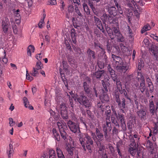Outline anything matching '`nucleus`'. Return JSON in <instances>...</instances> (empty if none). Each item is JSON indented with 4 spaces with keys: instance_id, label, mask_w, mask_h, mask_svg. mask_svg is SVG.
I'll return each instance as SVG.
<instances>
[{
    "instance_id": "nucleus-27",
    "label": "nucleus",
    "mask_w": 158,
    "mask_h": 158,
    "mask_svg": "<svg viewBox=\"0 0 158 158\" xmlns=\"http://www.w3.org/2000/svg\"><path fill=\"white\" fill-rule=\"evenodd\" d=\"M110 15L109 14H106L105 12L100 17L101 20L102 21L103 24H105V26L106 25V23L108 20V18L110 17Z\"/></svg>"
},
{
    "instance_id": "nucleus-31",
    "label": "nucleus",
    "mask_w": 158,
    "mask_h": 158,
    "mask_svg": "<svg viewBox=\"0 0 158 158\" xmlns=\"http://www.w3.org/2000/svg\"><path fill=\"white\" fill-rule=\"evenodd\" d=\"M52 132L55 138V139L58 141H60V136L57 132L55 128H53L52 130Z\"/></svg>"
},
{
    "instance_id": "nucleus-36",
    "label": "nucleus",
    "mask_w": 158,
    "mask_h": 158,
    "mask_svg": "<svg viewBox=\"0 0 158 158\" xmlns=\"http://www.w3.org/2000/svg\"><path fill=\"white\" fill-rule=\"evenodd\" d=\"M75 7V11L76 13L78 15V18H81L83 17V15H82L81 13L80 12L79 10L77 5L74 4Z\"/></svg>"
},
{
    "instance_id": "nucleus-46",
    "label": "nucleus",
    "mask_w": 158,
    "mask_h": 158,
    "mask_svg": "<svg viewBox=\"0 0 158 158\" xmlns=\"http://www.w3.org/2000/svg\"><path fill=\"white\" fill-rule=\"evenodd\" d=\"M114 97L116 102H118V101L120 100L119 98V94L118 92H115Z\"/></svg>"
},
{
    "instance_id": "nucleus-12",
    "label": "nucleus",
    "mask_w": 158,
    "mask_h": 158,
    "mask_svg": "<svg viewBox=\"0 0 158 158\" xmlns=\"http://www.w3.org/2000/svg\"><path fill=\"white\" fill-rule=\"evenodd\" d=\"M60 114L61 117L64 119H67L68 118L67 107L64 103H61L60 105Z\"/></svg>"
},
{
    "instance_id": "nucleus-57",
    "label": "nucleus",
    "mask_w": 158,
    "mask_h": 158,
    "mask_svg": "<svg viewBox=\"0 0 158 158\" xmlns=\"http://www.w3.org/2000/svg\"><path fill=\"white\" fill-rule=\"evenodd\" d=\"M114 126L112 132L113 134L116 135L118 134V128L115 126Z\"/></svg>"
},
{
    "instance_id": "nucleus-54",
    "label": "nucleus",
    "mask_w": 158,
    "mask_h": 158,
    "mask_svg": "<svg viewBox=\"0 0 158 158\" xmlns=\"http://www.w3.org/2000/svg\"><path fill=\"white\" fill-rule=\"evenodd\" d=\"M110 75L112 77V79L113 81H116V80L118 79V78H117L118 76L116 75V74L115 73V72L113 73H112L110 74Z\"/></svg>"
},
{
    "instance_id": "nucleus-52",
    "label": "nucleus",
    "mask_w": 158,
    "mask_h": 158,
    "mask_svg": "<svg viewBox=\"0 0 158 158\" xmlns=\"http://www.w3.org/2000/svg\"><path fill=\"white\" fill-rule=\"evenodd\" d=\"M123 93L125 98H126L128 100H129L130 101H131V99L130 98V97L128 95L127 91H126L125 89H123Z\"/></svg>"
},
{
    "instance_id": "nucleus-26",
    "label": "nucleus",
    "mask_w": 158,
    "mask_h": 158,
    "mask_svg": "<svg viewBox=\"0 0 158 158\" xmlns=\"http://www.w3.org/2000/svg\"><path fill=\"white\" fill-rule=\"evenodd\" d=\"M71 37L73 42L74 44H76V33L75 32V30L74 28H72L71 30Z\"/></svg>"
},
{
    "instance_id": "nucleus-42",
    "label": "nucleus",
    "mask_w": 158,
    "mask_h": 158,
    "mask_svg": "<svg viewBox=\"0 0 158 158\" xmlns=\"http://www.w3.org/2000/svg\"><path fill=\"white\" fill-rule=\"evenodd\" d=\"M144 66V63L143 61L141 59L139 62L138 65V69L139 70H141V68L143 67Z\"/></svg>"
},
{
    "instance_id": "nucleus-32",
    "label": "nucleus",
    "mask_w": 158,
    "mask_h": 158,
    "mask_svg": "<svg viewBox=\"0 0 158 158\" xmlns=\"http://www.w3.org/2000/svg\"><path fill=\"white\" fill-rule=\"evenodd\" d=\"M94 45L95 48H97L98 47L101 49V51H102L104 53H105V49L103 48L102 45L98 41L94 42Z\"/></svg>"
},
{
    "instance_id": "nucleus-56",
    "label": "nucleus",
    "mask_w": 158,
    "mask_h": 158,
    "mask_svg": "<svg viewBox=\"0 0 158 158\" xmlns=\"http://www.w3.org/2000/svg\"><path fill=\"white\" fill-rule=\"evenodd\" d=\"M118 18L116 17L114 18L113 17V19L112 20V22L111 23V24L115 23L116 24V26H118Z\"/></svg>"
},
{
    "instance_id": "nucleus-34",
    "label": "nucleus",
    "mask_w": 158,
    "mask_h": 158,
    "mask_svg": "<svg viewBox=\"0 0 158 158\" xmlns=\"http://www.w3.org/2000/svg\"><path fill=\"white\" fill-rule=\"evenodd\" d=\"M61 137L65 141H67V134L64 131V129L60 130Z\"/></svg>"
},
{
    "instance_id": "nucleus-18",
    "label": "nucleus",
    "mask_w": 158,
    "mask_h": 158,
    "mask_svg": "<svg viewBox=\"0 0 158 158\" xmlns=\"http://www.w3.org/2000/svg\"><path fill=\"white\" fill-rule=\"evenodd\" d=\"M125 64V63L123 62V65H117L116 67L117 70L120 73H125L129 68V66H126Z\"/></svg>"
},
{
    "instance_id": "nucleus-10",
    "label": "nucleus",
    "mask_w": 158,
    "mask_h": 158,
    "mask_svg": "<svg viewBox=\"0 0 158 158\" xmlns=\"http://www.w3.org/2000/svg\"><path fill=\"white\" fill-rule=\"evenodd\" d=\"M10 26L9 20L7 17H6L3 20L2 22V27L4 33L6 34L7 33Z\"/></svg>"
},
{
    "instance_id": "nucleus-51",
    "label": "nucleus",
    "mask_w": 158,
    "mask_h": 158,
    "mask_svg": "<svg viewBox=\"0 0 158 158\" xmlns=\"http://www.w3.org/2000/svg\"><path fill=\"white\" fill-rule=\"evenodd\" d=\"M87 114L88 116L91 119L93 120L94 119V116L93 115V114L91 113L90 111L89 110H86Z\"/></svg>"
},
{
    "instance_id": "nucleus-13",
    "label": "nucleus",
    "mask_w": 158,
    "mask_h": 158,
    "mask_svg": "<svg viewBox=\"0 0 158 158\" xmlns=\"http://www.w3.org/2000/svg\"><path fill=\"white\" fill-rule=\"evenodd\" d=\"M117 103L118 106L122 112L123 113H125L127 106L126 103V101L124 98H122L121 100H120L118 102H116Z\"/></svg>"
},
{
    "instance_id": "nucleus-7",
    "label": "nucleus",
    "mask_w": 158,
    "mask_h": 158,
    "mask_svg": "<svg viewBox=\"0 0 158 158\" xmlns=\"http://www.w3.org/2000/svg\"><path fill=\"white\" fill-rule=\"evenodd\" d=\"M105 8L109 15L110 16L115 17L117 15V8L114 6L108 5L106 6Z\"/></svg>"
},
{
    "instance_id": "nucleus-49",
    "label": "nucleus",
    "mask_w": 158,
    "mask_h": 158,
    "mask_svg": "<svg viewBox=\"0 0 158 158\" xmlns=\"http://www.w3.org/2000/svg\"><path fill=\"white\" fill-rule=\"evenodd\" d=\"M108 148L110 150L111 153L112 155H114V154L115 150L114 148L110 144H109Z\"/></svg>"
},
{
    "instance_id": "nucleus-48",
    "label": "nucleus",
    "mask_w": 158,
    "mask_h": 158,
    "mask_svg": "<svg viewBox=\"0 0 158 158\" xmlns=\"http://www.w3.org/2000/svg\"><path fill=\"white\" fill-rule=\"evenodd\" d=\"M24 105L26 108L28 107V105L29 104V102L27 98L26 97H24L23 98Z\"/></svg>"
},
{
    "instance_id": "nucleus-11",
    "label": "nucleus",
    "mask_w": 158,
    "mask_h": 158,
    "mask_svg": "<svg viewBox=\"0 0 158 158\" xmlns=\"http://www.w3.org/2000/svg\"><path fill=\"white\" fill-rule=\"evenodd\" d=\"M94 22L98 28L105 35L106 34L105 31L104 30L101 21L100 19L95 16H94Z\"/></svg>"
},
{
    "instance_id": "nucleus-58",
    "label": "nucleus",
    "mask_w": 158,
    "mask_h": 158,
    "mask_svg": "<svg viewBox=\"0 0 158 158\" xmlns=\"http://www.w3.org/2000/svg\"><path fill=\"white\" fill-rule=\"evenodd\" d=\"M56 151L57 154V156H59V155L62 154H63V152L58 147H56Z\"/></svg>"
},
{
    "instance_id": "nucleus-19",
    "label": "nucleus",
    "mask_w": 158,
    "mask_h": 158,
    "mask_svg": "<svg viewBox=\"0 0 158 158\" xmlns=\"http://www.w3.org/2000/svg\"><path fill=\"white\" fill-rule=\"evenodd\" d=\"M112 57L114 61H115L117 64L121 65L123 64V62L121 58L118 56H117L114 54L112 55Z\"/></svg>"
},
{
    "instance_id": "nucleus-35",
    "label": "nucleus",
    "mask_w": 158,
    "mask_h": 158,
    "mask_svg": "<svg viewBox=\"0 0 158 158\" xmlns=\"http://www.w3.org/2000/svg\"><path fill=\"white\" fill-rule=\"evenodd\" d=\"M48 155L49 158H56V156L55 151L53 149H50L49 151Z\"/></svg>"
},
{
    "instance_id": "nucleus-24",
    "label": "nucleus",
    "mask_w": 158,
    "mask_h": 158,
    "mask_svg": "<svg viewBox=\"0 0 158 158\" xmlns=\"http://www.w3.org/2000/svg\"><path fill=\"white\" fill-rule=\"evenodd\" d=\"M146 89V86L145 85V80L143 79L142 81H141L139 86V89L140 90V92L142 93H143Z\"/></svg>"
},
{
    "instance_id": "nucleus-8",
    "label": "nucleus",
    "mask_w": 158,
    "mask_h": 158,
    "mask_svg": "<svg viewBox=\"0 0 158 158\" xmlns=\"http://www.w3.org/2000/svg\"><path fill=\"white\" fill-rule=\"evenodd\" d=\"M87 59L90 63H93V61L96 59V53L94 51L91 50L90 48L87 49L86 51Z\"/></svg>"
},
{
    "instance_id": "nucleus-2",
    "label": "nucleus",
    "mask_w": 158,
    "mask_h": 158,
    "mask_svg": "<svg viewBox=\"0 0 158 158\" xmlns=\"http://www.w3.org/2000/svg\"><path fill=\"white\" fill-rule=\"evenodd\" d=\"M80 143L84 152L88 150V152L91 153L92 151L91 146L93 144V141L91 137L87 134H82L80 133L79 135Z\"/></svg>"
},
{
    "instance_id": "nucleus-39",
    "label": "nucleus",
    "mask_w": 158,
    "mask_h": 158,
    "mask_svg": "<svg viewBox=\"0 0 158 158\" xmlns=\"http://www.w3.org/2000/svg\"><path fill=\"white\" fill-rule=\"evenodd\" d=\"M117 13L118 12L119 14L123 16V7L121 5L116 7Z\"/></svg>"
},
{
    "instance_id": "nucleus-63",
    "label": "nucleus",
    "mask_w": 158,
    "mask_h": 158,
    "mask_svg": "<svg viewBox=\"0 0 158 158\" xmlns=\"http://www.w3.org/2000/svg\"><path fill=\"white\" fill-rule=\"evenodd\" d=\"M97 106L100 108L101 110H102V112H104V106H102V103L100 102H98L97 104Z\"/></svg>"
},
{
    "instance_id": "nucleus-22",
    "label": "nucleus",
    "mask_w": 158,
    "mask_h": 158,
    "mask_svg": "<svg viewBox=\"0 0 158 158\" xmlns=\"http://www.w3.org/2000/svg\"><path fill=\"white\" fill-rule=\"evenodd\" d=\"M105 29L107 32L108 33L109 36L110 37L111 40H114L115 38L114 36V35L113 29H111L108 26H105Z\"/></svg>"
},
{
    "instance_id": "nucleus-20",
    "label": "nucleus",
    "mask_w": 158,
    "mask_h": 158,
    "mask_svg": "<svg viewBox=\"0 0 158 158\" xmlns=\"http://www.w3.org/2000/svg\"><path fill=\"white\" fill-rule=\"evenodd\" d=\"M68 153L69 155L70 158H72L73 154V150H74V148L70 145L69 143L66 144L65 148Z\"/></svg>"
},
{
    "instance_id": "nucleus-33",
    "label": "nucleus",
    "mask_w": 158,
    "mask_h": 158,
    "mask_svg": "<svg viewBox=\"0 0 158 158\" xmlns=\"http://www.w3.org/2000/svg\"><path fill=\"white\" fill-rule=\"evenodd\" d=\"M113 47L112 52L116 54H118L120 52V49L119 46L116 44H114L113 46Z\"/></svg>"
},
{
    "instance_id": "nucleus-44",
    "label": "nucleus",
    "mask_w": 158,
    "mask_h": 158,
    "mask_svg": "<svg viewBox=\"0 0 158 158\" xmlns=\"http://www.w3.org/2000/svg\"><path fill=\"white\" fill-rule=\"evenodd\" d=\"M89 6L92 9L94 14L97 16H98V13L96 11L95 8L94 6V4L90 3L89 4Z\"/></svg>"
},
{
    "instance_id": "nucleus-9",
    "label": "nucleus",
    "mask_w": 158,
    "mask_h": 158,
    "mask_svg": "<svg viewBox=\"0 0 158 158\" xmlns=\"http://www.w3.org/2000/svg\"><path fill=\"white\" fill-rule=\"evenodd\" d=\"M96 135L94 133V135H93L94 139L95 140L97 139L99 140V142L102 141L104 139V135L101 133L99 130L97 128H96Z\"/></svg>"
},
{
    "instance_id": "nucleus-62",
    "label": "nucleus",
    "mask_w": 158,
    "mask_h": 158,
    "mask_svg": "<svg viewBox=\"0 0 158 158\" xmlns=\"http://www.w3.org/2000/svg\"><path fill=\"white\" fill-rule=\"evenodd\" d=\"M72 96L73 98L74 99L75 101H77L78 102V98L79 97V94L78 95L77 94H73L72 95Z\"/></svg>"
},
{
    "instance_id": "nucleus-64",
    "label": "nucleus",
    "mask_w": 158,
    "mask_h": 158,
    "mask_svg": "<svg viewBox=\"0 0 158 158\" xmlns=\"http://www.w3.org/2000/svg\"><path fill=\"white\" fill-rule=\"evenodd\" d=\"M26 79L28 80H29L30 81H31L33 79V78L28 73V71L27 70L26 71Z\"/></svg>"
},
{
    "instance_id": "nucleus-4",
    "label": "nucleus",
    "mask_w": 158,
    "mask_h": 158,
    "mask_svg": "<svg viewBox=\"0 0 158 158\" xmlns=\"http://www.w3.org/2000/svg\"><path fill=\"white\" fill-rule=\"evenodd\" d=\"M78 102L80 105L85 106L86 108H89L91 107V104L90 100L85 96L83 92H81L79 94Z\"/></svg>"
},
{
    "instance_id": "nucleus-38",
    "label": "nucleus",
    "mask_w": 158,
    "mask_h": 158,
    "mask_svg": "<svg viewBox=\"0 0 158 158\" xmlns=\"http://www.w3.org/2000/svg\"><path fill=\"white\" fill-rule=\"evenodd\" d=\"M151 29V27L149 24H147L144 26L141 29V32L143 33L145 31L150 30Z\"/></svg>"
},
{
    "instance_id": "nucleus-53",
    "label": "nucleus",
    "mask_w": 158,
    "mask_h": 158,
    "mask_svg": "<svg viewBox=\"0 0 158 158\" xmlns=\"http://www.w3.org/2000/svg\"><path fill=\"white\" fill-rule=\"evenodd\" d=\"M148 87L149 88L150 91L152 92L154 90V87L152 82L147 83Z\"/></svg>"
},
{
    "instance_id": "nucleus-28",
    "label": "nucleus",
    "mask_w": 158,
    "mask_h": 158,
    "mask_svg": "<svg viewBox=\"0 0 158 158\" xmlns=\"http://www.w3.org/2000/svg\"><path fill=\"white\" fill-rule=\"evenodd\" d=\"M111 43V42H110L109 40H108L106 41V44L105 45L106 49L109 53L111 52L112 50V47Z\"/></svg>"
},
{
    "instance_id": "nucleus-50",
    "label": "nucleus",
    "mask_w": 158,
    "mask_h": 158,
    "mask_svg": "<svg viewBox=\"0 0 158 158\" xmlns=\"http://www.w3.org/2000/svg\"><path fill=\"white\" fill-rule=\"evenodd\" d=\"M42 66V65L41 62L39 61L36 62L35 67L36 69L40 70L41 69V67Z\"/></svg>"
},
{
    "instance_id": "nucleus-15",
    "label": "nucleus",
    "mask_w": 158,
    "mask_h": 158,
    "mask_svg": "<svg viewBox=\"0 0 158 158\" xmlns=\"http://www.w3.org/2000/svg\"><path fill=\"white\" fill-rule=\"evenodd\" d=\"M105 71L104 70H98L91 74L92 77H95L97 79H99L104 75Z\"/></svg>"
},
{
    "instance_id": "nucleus-3",
    "label": "nucleus",
    "mask_w": 158,
    "mask_h": 158,
    "mask_svg": "<svg viewBox=\"0 0 158 158\" xmlns=\"http://www.w3.org/2000/svg\"><path fill=\"white\" fill-rule=\"evenodd\" d=\"M101 83L104 88L102 89L103 94L100 95V98L102 102L104 103L109 101L110 99L109 95L106 94L110 85L109 77H104V79L101 81Z\"/></svg>"
},
{
    "instance_id": "nucleus-14",
    "label": "nucleus",
    "mask_w": 158,
    "mask_h": 158,
    "mask_svg": "<svg viewBox=\"0 0 158 158\" xmlns=\"http://www.w3.org/2000/svg\"><path fill=\"white\" fill-rule=\"evenodd\" d=\"M150 51L155 58V60L158 61V46L152 44Z\"/></svg>"
},
{
    "instance_id": "nucleus-45",
    "label": "nucleus",
    "mask_w": 158,
    "mask_h": 158,
    "mask_svg": "<svg viewBox=\"0 0 158 158\" xmlns=\"http://www.w3.org/2000/svg\"><path fill=\"white\" fill-rule=\"evenodd\" d=\"M111 112L107 111V113H105L106 114V120L109 121H110V119H111Z\"/></svg>"
},
{
    "instance_id": "nucleus-60",
    "label": "nucleus",
    "mask_w": 158,
    "mask_h": 158,
    "mask_svg": "<svg viewBox=\"0 0 158 158\" xmlns=\"http://www.w3.org/2000/svg\"><path fill=\"white\" fill-rule=\"evenodd\" d=\"M9 120L10 126L11 127L13 126L15 124V122L13 121L12 118H9Z\"/></svg>"
},
{
    "instance_id": "nucleus-21",
    "label": "nucleus",
    "mask_w": 158,
    "mask_h": 158,
    "mask_svg": "<svg viewBox=\"0 0 158 158\" xmlns=\"http://www.w3.org/2000/svg\"><path fill=\"white\" fill-rule=\"evenodd\" d=\"M13 147V144L10 143L9 148L6 151V153L8 156V158H11L14 153Z\"/></svg>"
},
{
    "instance_id": "nucleus-23",
    "label": "nucleus",
    "mask_w": 158,
    "mask_h": 158,
    "mask_svg": "<svg viewBox=\"0 0 158 158\" xmlns=\"http://www.w3.org/2000/svg\"><path fill=\"white\" fill-rule=\"evenodd\" d=\"M83 87L84 92L86 94L88 95L90 93V89L89 85L86 81H84L83 83Z\"/></svg>"
},
{
    "instance_id": "nucleus-1",
    "label": "nucleus",
    "mask_w": 158,
    "mask_h": 158,
    "mask_svg": "<svg viewBox=\"0 0 158 158\" xmlns=\"http://www.w3.org/2000/svg\"><path fill=\"white\" fill-rule=\"evenodd\" d=\"M113 112L111 113V122L114 126H115L119 128L120 127L119 122H120L121 127L124 131L127 130L126 125L125 121V117L123 114H118L114 109H112Z\"/></svg>"
},
{
    "instance_id": "nucleus-37",
    "label": "nucleus",
    "mask_w": 158,
    "mask_h": 158,
    "mask_svg": "<svg viewBox=\"0 0 158 158\" xmlns=\"http://www.w3.org/2000/svg\"><path fill=\"white\" fill-rule=\"evenodd\" d=\"M83 7L85 11L86 12L87 15H89L90 14L89 9L87 5L85 3H84L83 4Z\"/></svg>"
},
{
    "instance_id": "nucleus-43",
    "label": "nucleus",
    "mask_w": 158,
    "mask_h": 158,
    "mask_svg": "<svg viewBox=\"0 0 158 158\" xmlns=\"http://www.w3.org/2000/svg\"><path fill=\"white\" fill-rule=\"evenodd\" d=\"M33 70L32 72L31 75L34 77L37 76L39 74L38 71L39 70L36 69L35 67H33Z\"/></svg>"
},
{
    "instance_id": "nucleus-59",
    "label": "nucleus",
    "mask_w": 158,
    "mask_h": 158,
    "mask_svg": "<svg viewBox=\"0 0 158 158\" xmlns=\"http://www.w3.org/2000/svg\"><path fill=\"white\" fill-rule=\"evenodd\" d=\"M57 4L56 0H51L48 1V5H55Z\"/></svg>"
},
{
    "instance_id": "nucleus-17",
    "label": "nucleus",
    "mask_w": 158,
    "mask_h": 158,
    "mask_svg": "<svg viewBox=\"0 0 158 158\" xmlns=\"http://www.w3.org/2000/svg\"><path fill=\"white\" fill-rule=\"evenodd\" d=\"M134 75V74L132 73L127 75L125 77V81L126 84H127V85H130L131 83H133L135 81V78Z\"/></svg>"
},
{
    "instance_id": "nucleus-5",
    "label": "nucleus",
    "mask_w": 158,
    "mask_h": 158,
    "mask_svg": "<svg viewBox=\"0 0 158 158\" xmlns=\"http://www.w3.org/2000/svg\"><path fill=\"white\" fill-rule=\"evenodd\" d=\"M67 124L70 130L74 133H80L79 125L77 123L69 120L67 123Z\"/></svg>"
},
{
    "instance_id": "nucleus-40",
    "label": "nucleus",
    "mask_w": 158,
    "mask_h": 158,
    "mask_svg": "<svg viewBox=\"0 0 158 158\" xmlns=\"http://www.w3.org/2000/svg\"><path fill=\"white\" fill-rule=\"evenodd\" d=\"M30 48H32V50L31 51L33 52H34L35 50V48L33 45H30L28 47V48L27 49V55L29 56H31V52Z\"/></svg>"
},
{
    "instance_id": "nucleus-55",
    "label": "nucleus",
    "mask_w": 158,
    "mask_h": 158,
    "mask_svg": "<svg viewBox=\"0 0 158 158\" xmlns=\"http://www.w3.org/2000/svg\"><path fill=\"white\" fill-rule=\"evenodd\" d=\"M98 67L101 69H103L104 67V64L103 62L99 61L98 62Z\"/></svg>"
},
{
    "instance_id": "nucleus-30",
    "label": "nucleus",
    "mask_w": 158,
    "mask_h": 158,
    "mask_svg": "<svg viewBox=\"0 0 158 158\" xmlns=\"http://www.w3.org/2000/svg\"><path fill=\"white\" fill-rule=\"evenodd\" d=\"M114 37L117 39V40L118 42H123L125 40L124 37L122 35L121 33L114 36Z\"/></svg>"
},
{
    "instance_id": "nucleus-47",
    "label": "nucleus",
    "mask_w": 158,
    "mask_h": 158,
    "mask_svg": "<svg viewBox=\"0 0 158 158\" xmlns=\"http://www.w3.org/2000/svg\"><path fill=\"white\" fill-rule=\"evenodd\" d=\"M62 63L63 64V69L66 71L68 70V68L69 65L68 64L67 62L64 60H63L62 61Z\"/></svg>"
},
{
    "instance_id": "nucleus-6",
    "label": "nucleus",
    "mask_w": 158,
    "mask_h": 158,
    "mask_svg": "<svg viewBox=\"0 0 158 158\" xmlns=\"http://www.w3.org/2000/svg\"><path fill=\"white\" fill-rule=\"evenodd\" d=\"M103 131L104 133L105 138L106 139L108 138L107 130L110 131L112 129L111 122L110 121H106V125L102 127Z\"/></svg>"
},
{
    "instance_id": "nucleus-61",
    "label": "nucleus",
    "mask_w": 158,
    "mask_h": 158,
    "mask_svg": "<svg viewBox=\"0 0 158 158\" xmlns=\"http://www.w3.org/2000/svg\"><path fill=\"white\" fill-rule=\"evenodd\" d=\"M107 69L110 74L112 73H113L115 72V71L113 70V69H112L111 68L110 66V64L108 65L107 66Z\"/></svg>"
},
{
    "instance_id": "nucleus-25",
    "label": "nucleus",
    "mask_w": 158,
    "mask_h": 158,
    "mask_svg": "<svg viewBox=\"0 0 158 158\" xmlns=\"http://www.w3.org/2000/svg\"><path fill=\"white\" fill-rule=\"evenodd\" d=\"M128 150L131 156H134L137 151V148H136V146L132 145L129 148Z\"/></svg>"
},
{
    "instance_id": "nucleus-29",
    "label": "nucleus",
    "mask_w": 158,
    "mask_h": 158,
    "mask_svg": "<svg viewBox=\"0 0 158 158\" xmlns=\"http://www.w3.org/2000/svg\"><path fill=\"white\" fill-rule=\"evenodd\" d=\"M147 146L150 149V152L151 154H153L154 147L153 143L150 140H148L147 141Z\"/></svg>"
},
{
    "instance_id": "nucleus-16",
    "label": "nucleus",
    "mask_w": 158,
    "mask_h": 158,
    "mask_svg": "<svg viewBox=\"0 0 158 158\" xmlns=\"http://www.w3.org/2000/svg\"><path fill=\"white\" fill-rule=\"evenodd\" d=\"M140 106L141 109L137 112V113L139 117L141 119H144L146 118V110L145 109L142 108L143 107L142 105H141Z\"/></svg>"
},
{
    "instance_id": "nucleus-41",
    "label": "nucleus",
    "mask_w": 158,
    "mask_h": 158,
    "mask_svg": "<svg viewBox=\"0 0 158 158\" xmlns=\"http://www.w3.org/2000/svg\"><path fill=\"white\" fill-rule=\"evenodd\" d=\"M112 29L114 36L116 35L121 33L118 27H113Z\"/></svg>"
}]
</instances>
